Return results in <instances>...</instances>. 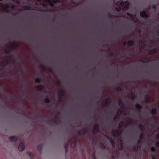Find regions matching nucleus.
Masks as SVG:
<instances>
[{
	"label": "nucleus",
	"mask_w": 159,
	"mask_h": 159,
	"mask_svg": "<svg viewBox=\"0 0 159 159\" xmlns=\"http://www.w3.org/2000/svg\"><path fill=\"white\" fill-rule=\"evenodd\" d=\"M5 53H9L10 52V51L9 49H6L5 50Z\"/></svg>",
	"instance_id": "nucleus-43"
},
{
	"label": "nucleus",
	"mask_w": 159,
	"mask_h": 159,
	"mask_svg": "<svg viewBox=\"0 0 159 159\" xmlns=\"http://www.w3.org/2000/svg\"><path fill=\"white\" fill-rule=\"evenodd\" d=\"M51 0H44L45 2H49Z\"/></svg>",
	"instance_id": "nucleus-54"
},
{
	"label": "nucleus",
	"mask_w": 159,
	"mask_h": 159,
	"mask_svg": "<svg viewBox=\"0 0 159 159\" xmlns=\"http://www.w3.org/2000/svg\"><path fill=\"white\" fill-rule=\"evenodd\" d=\"M139 147L138 146H137L134 148H133L132 149V150L134 152H136L138 151Z\"/></svg>",
	"instance_id": "nucleus-25"
},
{
	"label": "nucleus",
	"mask_w": 159,
	"mask_h": 159,
	"mask_svg": "<svg viewBox=\"0 0 159 159\" xmlns=\"http://www.w3.org/2000/svg\"><path fill=\"white\" fill-rule=\"evenodd\" d=\"M152 159H156V157L154 156H152Z\"/></svg>",
	"instance_id": "nucleus-55"
},
{
	"label": "nucleus",
	"mask_w": 159,
	"mask_h": 159,
	"mask_svg": "<svg viewBox=\"0 0 159 159\" xmlns=\"http://www.w3.org/2000/svg\"><path fill=\"white\" fill-rule=\"evenodd\" d=\"M134 44V42L132 41H128L127 42V44L129 46H133Z\"/></svg>",
	"instance_id": "nucleus-20"
},
{
	"label": "nucleus",
	"mask_w": 159,
	"mask_h": 159,
	"mask_svg": "<svg viewBox=\"0 0 159 159\" xmlns=\"http://www.w3.org/2000/svg\"><path fill=\"white\" fill-rule=\"evenodd\" d=\"M59 93L60 94V95L63 96L64 94V91L62 89H61L59 91Z\"/></svg>",
	"instance_id": "nucleus-32"
},
{
	"label": "nucleus",
	"mask_w": 159,
	"mask_h": 159,
	"mask_svg": "<svg viewBox=\"0 0 159 159\" xmlns=\"http://www.w3.org/2000/svg\"><path fill=\"white\" fill-rule=\"evenodd\" d=\"M48 71L50 72H52V70L51 68L48 69Z\"/></svg>",
	"instance_id": "nucleus-53"
},
{
	"label": "nucleus",
	"mask_w": 159,
	"mask_h": 159,
	"mask_svg": "<svg viewBox=\"0 0 159 159\" xmlns=\"http://www.w3.org/2000/svg\"><path fill=\"white\" fill-rule=\"evenodd\" d=\"M138 31L139 32H141V30L140 29H139V30H138Z\"/></svg>",
	"instance_id": "nucleus-58"
},
{
	"label": "nucleus",
	"mask_w": 159,
	"mask_h": 159,
	"mask_svg": "<svg viewBox=\"0 0 159 159\" xmlns=\"http://www.w3.org/2000/svg\"><path fill=\"white\" fill-rule=\"evenodd\" d=\"M69 141L67 140L66 142L64 144V148L65 150V152L66 153L68 152V147L69 144Z\"/></svg>",
	"instance_id": "nucleus-8"
},
{
	"label": "nucleus",
	"mask_w": 159,
	"mask_h": 159,
	"mask_svg": "<svg viewBox=\"0 0 159 159\" xmlns=\"http://www.w3.org/2000/svg\"><path fill=\"white\" fill-rule=\"evenodd\" d=\"M42 67H43L42 66V65H41V66H40V67L41 68H42Z\"/></svg>",
	"instance_id": "nucleus-62"
},
{
	"label": "nucleus",
	"mask_w": 159,
	"mask_h": 159,
	"mask_svg": "<svg viewBox=\"0 0 159 159\" xmlns=\"http://www.w3.org/2000/svg\"><path fill=\"white\" fill-rule=\"evenodd\" d=\"M111 100V98H109L107 99H106V103L105 104L106 106H108L109 105L110 103V102H109Z\"/></svg>",
	"instance_id": "nucleus-24"
},
{
	"label": "nucleus",
	"mask_w": 159,
	"mask_h": 159,
	"mask_svg": "<svg viewBox=\"0 0 159 159\" xmlns=\"http://www.w3.org/2000/svg\"><path fill=\"white\" fill-rule=\"evenodd\" d=\"M99 146L102 149H105L106 148V147L104 144L103 143H101L99 144Z\"/></svg>",
	"instance_id": "nucleus-23"
},
{
	"label": "nucleus",
	"mask_w": 159,
	"mask_h": 159,
	"mask_svg": "<svg viewBox=\"0 0 159 159\" xmlns=\"http://www.w3.org/2000/svg\"><path fill=\"white\" fill-rule=\"evenodd\" d=\"M141 141H140V140H139L137 142V146H139V147L140 145L141 144Z\"/></svg>",
	"instance_id": "nucleus-41"
},
{
	"label": "nucleus",
	"mask_w": 159,
	"mask_h": 159,
	"mask_svg": "<svg viewBox=\"0 0 159 159\" xmlns=\"http://www.w3.org/2000/svg\"><path fill=\"white\" fill-rule=\"evenodd\" d=\"M87 129H84L81 130H79L78 134L80 136H83L85 135L88 133Z\"/></svg>",
	"instance_id": "nucleus-3"
},
{
	"label": "nucleus",
	"mask_w": 159,
	"mask_h": 159,
	"mask_svg": "<svg viewBox=\"0 0 159 159\" xmlns=\"http://www.w3.org/2000/svg\"><path fill=\"white\" fill-rule=\"evenodd\" d=\"M25 148V146L24 143L20 142L18 146V149L20 151H23Z\"/></svg>",
	"instance_id": "nucleus-5"
},
{
	"label": "nucleus",
	"mask_w": 159,
	"mask_h": 159,
	"mask_svg": "<svg viewBox=\"0 0 159 159\" xmlns=\"http://www.w3.org/2000/svg\"><path fill=\"white\" fill-rule=\"evenodd\" d=\"M21 81L22 83H23L24 82V80H21Z\"/></svg>",
	"instance_id": "nucleus-60"
},
{
	"label": "nucleus",
	"mask_w": 159,
	"mask_h": 159,
	"mask_svg": "<svg viewBox=\"0 0 159 159\" xmlns=\"http://www.w3.org/2000/svg\"><path fill=\"white\" fill-rule=\"evenodd\" d=\"M156 146L157 147H159V142H157L155 144Z\"/></svg>",
	"instance_id": "nucleus-49"
},
{
	"label": "nucleus",
	"mask_w": 159,
	"mask_h": 159,
	"mask_svg": "<svg viewBox=\"0 0 159 159\" xmlns=\"http://www.w3.org/2000/svg\"><path fill=\"white\" fill-rule=\"evenodd\" d=\"M152 7L153 9H156L157 8V7L156 5L155 4H154L153 5Z\"/></svg>",
	"instance_id": "nucleus-44"
},
{
	"label": "nucleus",
	"mask_w": 159,
	"mask_h": 159,
	"mask_svg": "<svg viewBox=\"0 0 159 159\" xmlns=\"http://www.w3.org/2000/svg\"><path fill=\"white\" fill-rule=\"evenodd\" d=\"M42 147L43 145L41 144H38L37 146V150L39 151L40 153H41Z\"/></svg>",
	"instance_id": "nucleus-10"
},
{
	"label": "nucleus",
	"mask_w": 159,
	"mask_h": 159,
	"mask_svg": "<svg viewBox=\"0 0 159 159\" xmlns=\"http://www.w3.org/2000/svg\"><path fill=\"white\" fill-rule=\"evenodd\" d=\"M139 127L140 129L142 130L144 129V126L142 124H140Z\"/></svg>",
	"instance_id": "nucleus-37"
},
{
	"label": "nucleus",
	"mask_w": 159,
	"mask_h": 159,
	"mask_svg": "<svg viewBox=\"0 0 159 159\" xmlns=\"http://www.w3.org/2000/svg\"><path fill=\"white\" fill-rule=\"evenodd\" d=\"M52 2H59V1L58 0H52Z\"/></svg>",
	"instance_id": "nucleus-51"
},
{
	"label": "nucleus",
	"mask_w": 159,
	"mask_h": 159,
	"mask_svg": "<svg viewBox=\"0 0 159 159\" xmlns=\"http://www.w3.org/2000/svg\"><path fill=\"white\" fill-rule=\"evenodd\" d=\"M49 121H54L55 122H56L57 121V120H55V119L51 120H49Z\"/></svg>",
	"instance_id": "nucleus-50"
},
{
	"label": "nucleus",
	"mask_w": 159,
	"mask_h": 159,
	"mask_svg": "<svg viewBox=\"0 0 159 159\" xmlns=\"http://www.w3.org/2000/svg\"><path fill=\"white\" fill-rule=\"evenodd\" d=\"M157 112V110L156 108H153L151 111V113L153 115H156Z\"/></svg>",
	"instance_id": "nucleus-16"
},
{
	"label": "nucleus",
	"mask_w": 159,
	"mask_h": 159,
	"mask_svg": "<svg viewBox=\"0 0 159 159\" xmlns=\"http://www.w3.org/2000/svg\"><path fill=\"white\" fill-rule=\"evenodd\" d=\"M140 16L143 18V17H148L149 15H148L145 11L143 10L140 12Z\"/></svg>",
	"instance_id": "nucleus-6"
},
{
	"label": "nucleus",
	"mask_w": 159,
	"mask_h": 159,
	"mask_svg": "<svg viewBox=\"0 0 159 159\" xmlns=\"http://www.w3.org/2000/svg\"><path fill=\"white\" fill-rule=\"evenodd\" d=\"M61 96H62L59 95H58V98H59L58 102H61L62 101Z\"/></svg>",
	"instance_id": "nucleus-40"
},
{
	"label": "nucleus",
	"mask_w": 159,
	"mask_h": 159,
	"mask_svg": "<svg viewBox=\"0 0 159 159\" xmlns=\"http://www.w3.org/2000/svg\"><path fill=\"white\" fill-rule=\"evenodd\" d=\"M130 123L129 122H127L125 123V124H126V125H128V124H130Z\"/></svg>",
	"instance_id": "nucleus-56"
},
{
	"label": "nucleus",
	"mask_w": 159,
	"mask_h": 159,
	"mask_svg": "<svg viewBox=\"0 0 159 159\" xmlns=\"http://www.w3.org/2000/svg\"><path fill=\"white\" fill-rule=\"evenodd\" d=\"M124 124V122L123 120H122L121 121L119 124V126L120 127V128H121L123 126V125Z\"/></svg>",
	"instance_id": "nucleus-30"
},
{
	"label": "nucleus",
	"mask_w": 159,
	"mask_h": 159,
	"mask_svg": "<svg viewBox=\"0 0 159 159\" xmlns=\"http://www.w3.org/2000/svg\"><path fill=\"white\" fill-rule=\"evenodd\" d=\"M57 84L59 86H61V82L60 81V80H57Z\"/></svg>",
	"instance_id": "nucleus-42"
},
{
	"label": "nucleus",
	"mask_w": 159,
	"mask_h": 159,
	"mask_svg": "<svg viewBox=\"0 0 159 159\" xmlns=\"http://www.w3.org/2000/svg\"><path fill=\"white\" fill-rule=\"evenodd\" d=\"M110 143H111L112 146L113 147H114L115 146V143H114V141L113 140H112V139H110Z\"/></svg>",
	"instance_id": "nucleus-28"
},
{
	"label": "nucleus",
	"mask_w": 159,
	"mask_h": 159,
	"mask_svg": "<svg viewBox=\"0 0 159 159\" xmlns=\"http://www.w3.org/2000/svg\"><path fill=\"white\" fill-rule=\"evenodd\" d=\"M2 3H1V2H0V5H1V4H2Z\"/></svg>",
	"instance_id": "nucleus-64"
},
{
	"label": "nucleus",
	"mask_w": 159,
	"mask_h": 159,
	"mask_svg": "<svg viewBox=\"0 0 159 159\" xmlns=\"http://www.w3.org/2000/svg\"><path fill=\"white\" fill-rule=\"evenodd\" d=\"M118 147H119V150L120 151H122L123 149L122 144V143H121L120 144V145L118 146Z\"/></svg>",
	"instance_id": "nucleus-27"
},
{
	"label": "nucleus",
	"mask_w": 159,
	"mask_h": 159,
	"mask_svg": "<svg viewBox=\"0 0 159 159\" xmlns=\"http://www.w3.org/2000/svg\"><path fill=\"white\" fill-rule=\"evenodd\" d=\"M129 95L131 97V99L134 100L135 98V96L133 94H130Z\"/></svg>",
	"instance_id": "nucleus-33"
},
{
	"label": "nucleus",
	"mask_w": 159,
	"mask_h": 159,
	"mask_svg": "<svg viewBox=\"0 0 159 159\" xmlns=\"http://www.w3.org/2000/svg\"><path fill=\"white\" fill-rule=\"evenodd\" d=\"M157 51V49L156 48H154L152 49L149 50V52L150 54H153L155 53Z\"/></svg>",
	"instance_id": "nucleus-12"
},
{
	"label": "nucleus",
	"mask_w": 159,
	"mask_h": 159,
	"mask_svg": "<svg viewBox=\"0 0 159 159\" xmlns=\"http://www.w3.org/2000/svg\"><path fill=\"white\" fill-rule=\"evenodd\" d=\"M8 61H2L0 62V66L4 67L7 64Z\"/></svg>",
	"instance_id": "nucleus-9"
},
{
	"label": "nucleus",
	"mask_w": 159,
	"mask_h": 159,
	"mask_svg": "<svg viewBox=\"0 0 159 159\" xmlns=\"http://www.w3.org/2000/svg\"><path fill=\"white\" fill-rule=\"evenodd\" d=\"M145 101L147 103H149V97L148 95H146L145 96Z\"/></svg>",
	"instance_id": "nucleus-19"
},
{
	"label": "nucleus",
	"mask_w": 159,
	"mask_h": 159,
	"mask_svg": "<svg viewBox=\"0 0 159 159\" xmlns=\"http://www.w3.org/2000/svg\"><path fill=\"white\" fill-rule=\"evenodd\" d=\"M151 149L152 152H154L156 150V148L153 147H152L151 148Z\"/></svg>",
	"instance_id": "nucleus-38"
},
{
	"label": "nucleus",
	"mask_w": 159,
	"mask_h": 159,
	"mask_svg": "<svg viewBox=\"0 0 159 159\" xmlns=\"http://www.w3.org/2000/svg\"><path fill=\"white\" fill-rule=\"evenodd\" d=\"M60 114H61V113L60 112H58L57 113V115H60Z\"/></svg>",
	"instance_id": "nucleus-57"
},
{
	"label": "nucleus",
	"mask_w": 159,
	"mask_h": 159,
	"mask_svg": "<svg viewBox=\"0 0 159 159\" xmlns=\"http://www.w3.org/2000/svg\"><path fill=\"white\" fill-rule=\"evenodd\" d=\"M110 56H111V57H112V56H113V53H111V54H110Z\"/></svg>",
	"instance_id": "nucleus-59"
},
{
	"label": "nucleus",
	"mask_w": 159,
	"mask_h": 159,
	"mask_svg": "<svg viewBox=\"0 0 159 159\" xmlns=\"http://www.w3.org/2000/svg\"><path fill=\"white\" fill-rule=\"evenodd\" d=\"M116 11H120L121 10V8L120 7H116Z\"/></svg>",
	"instance_id": "nucleus-39"
},
{
	"label": "nucleus",
	"mask_w": 159,
	"mask_h": 159,
	"mask_svg": "<svg viewBox=\"0 0 159 159\" xmlns=\"http://www.w3.org/2000/svg\"><path fill=\"white\" fill-rule=\"evenodd\" d=\"M135 107L138 110H141L142 109V106L139 104L137 103L135 105Z\"/></svg>",
	"instance_id": "nucleus-18"
},
{
	"label": "nucleus",
	"mask_w": 159,
	"mask_h": 159,
	"mask_svg": "<svg viewBox=\"0 0 159 159\" xmlns=\"http://www.w3.org/2000/svg\"><path fill=\"white\" fill-rule=\"evenodd\" d=\"M77 141V137L76 136L73 137L71 139V143L70 144V147L71 148H73L76 146Z\"/></svg>",
	"instance_id": "nucleus-1"
},
{
	"label": "nucleus",
	"mask_w": 159,
	"mask_h": 159,
	"mask_svg": "<svg viewBox=\"0 0 159 159\" xmlns=\"http://www.w3.org/2000/svg\"><path fill=\"white\" fill-rule=\"evenodd\" d=\"M42 6L43 7H46L48 6V5L47 4L44 3L42 4Z\"/></svg>",
	"instance_id": "nucleus-45"
},
{
	"label": "nucleus",
	"mask_w": 159,
	"mask_h": 159,
	"mask_svg": "<svg viewBox=\"0 0 159 159\" xmlns=\"http://www.w3.org/2000/svg\"><path fill=\"white\" fill-rule=\"evenodd\" d=\"M126 15L128 16H129L131 18V19H134L133 17H134V15H133L132 14H131L129 12H127L126 13Z\"/></svg>",
	"instance_id": "nucleus-22"
},
{
	"label": "nucleus",
	"mask_w": 159,
	"mask_h": 159,
	"mask_svg": "<svg viewBox=\"0 0 159 159\" xmlns=\"http://www.w3.org/2000/svg\"><path fill=\"white\" fill-rule=\"evenodd\" d=\"M151 127H154V126L152 125H151Z\"/></svg>",
	"instance_id": "nucleus-63"
},
{
	"label": "nucleus",
	"mask_w": 159,
	"mask_h": 159,
	"mask_svg": "<svg viewBox=\"0 0 159 159\" xmlns=\"http://www.w3.org/2000/svg\"><path fill=\"white\" fill-rule=\"evenodd\" d=\"M44 101L46 103H49L50 102V99L46 97L44 100Z\"/></svg>",
	"instance_id": "nucleus-31"
},
{
	"label": "nucleus",
	"mask_w": 159,
	"mask_h": 159,
	"mask_svg": "<svg viewBox=\"0 0 159 159\" xmlns=\"http://www.w3.org/2000/svg\"><path fill=\"white\" fill-rule=\"evenodd\" d=\"M123 44L125 46L126 45V43L125 42Z\"/></svg>",
	"instance_id": "nucleus-61"
},
{
	"label": "nucleus",
	"mask_w": 159,
	"mask_h": 159,
	"mask_svg": "<svg viewBox=\"0 0 159 159\" xmlns=\"http://www.w3.org/2000/svg\"><path fill=\"white\" fill-rule=\"evenodd\" d=\"M41 79L39 78H37L35 80V82L37 83H39L41 82Z\"/></svg>",
	"instance_id": "nucleus-29"
},
{
	"label": "nucleus",
	"mask_w": 159,
	"mask_h": 159,
	"mask_svg": "<svg viewBox=\"0 0 159 159\" xmlns=\"http://www.w3.org/2000/svg\"><path fill=\"white\" fill-rule=\"evenodd\" d=\"M9 8H10V5H9L7 4H5V8H6L5 9V11L7 12H8V11L7 9H8Z\"/></svg>",
	"instance_id": "nucleus-21"
},
{
	"label": "nucleus",
	"mask_w": 159,
	"mask_h": 159,
	"mask_svg": "<svg viewBox=\"0 0 159 159\" xmlns=\"http://www.w3.org/2000/svg\"><path fill=\"white\" fill-rule=\"evenodd\" d=\"M140 61L143 63H148L149 62V60L145 57H144L142 59H141L140 60Z\"/></svg>",
	"instance_id": "nucleus-15"
},
{
	"label": "nucleus",
	"mask_w": 159,
	"mask_h": 159,
	"mask_svg": "<svg viewBox=\"0 0 159 159\" xmlns=\"http://www.w3.org/2000/svg\"><path fill=\"white\" fill-rule=\"evenodd\" d=\"M115 90L116 91H122V89L120 87H116L115 88Z\"/></svg>",
	"instance_id": "nucleus-34"
},
{
	"label": "nucleus",
	"mask_w": 159,
	"mask_h": 159,
	"mask_svg": "<svg viewBox=\"0 0 159 159\" xmlns=\"http://www.w3.org/2000/svg\"><path fill=\"white\" fill-rule=\"evenodd\" d=\"M24 9L26 10H30V7L29 6L24 5Z\"/></svg>",
	"instance_id": "nucleus-26"
},
{
	"label": "nucleus",
	"mask_w": 159,
	"mask_h": 159,
	"mask_svg": "<svg viewBox=\"0 0 159 159\" xmlns=\"http://www.w3.org/2000/svg\"><path fill=\"white\" fill-rule=\"evenodd\" d=\"M118 104L120 107H122L124 106V103L121 99H119L118 101Z\"/></svg>",
	"instance_id": "nucleus-17"
},
{
	"label": "nucleus",
	"mask_w": 159,
	"mask_h": 159,
	"mask_svg": "<svg viewBox=\"0 0 159 159\" xmlns=\"http://www.w3.org/2000/svg\"><path fill=\"white\" fill-rule=\"evenodd\" d=\"M156 138L157 139H159V134H157L156 136Z\"/></svg>",
	"instance_id": "nucleus-52"
},
{
	"label": "nucleus",
	"mask_w": 159,
	"mask_h": 159,
	"mask_svg": "<svg viewBox=\"0 0 159 159\" xmlns=\"http://www.w3.org/2000/svg\"><path fill=\"white\" fill-rule=\"evenodd\" d=\"M92 157L93 158V159H96L95 154L94 153H93L92 156Z\"/></svg>",
	"instance_id": "nucleus-47"
},
{
	"label": "nucleus",
	"mask_w": 159,
	"mask_h": 159,
	"mask_svg": "<svg viewBox=\"0 0 159 159\" xmlns=\"http://www.w3.org/2000/svg\"><path fill=\"white\" fill-rule=\"evenodd\" d=\"M38 90L39 91L43 90L44 89V86L43 85H40L37 87Z\"/></svg>",
	"instance_id": "nucleus-14"
},
{
	"label": "nucleus",
	"mask_w": 159,
	"mask_h": 159,
	"mask_svg": "<svg viewBox=\"0 0 159 159\" xmlns=\"http://www.w3.org/2000/svg\"><path fill=\"white\" fill-rule=\"evenodd\" d=\"M27 154L30 157L31 159H33L34 158V155L33 153L30 152H27Z\"/></svg>",
	"instance_id": "nucleus-11"
},
{
	"label": "nucleus",
	"mask_w": 159,
	"mask_h": 159,
	"mask_svg": "<svg viewBox=\"0 0 159 159\" xmlns=\"http://www.w3.org/2000/svg\"><path fill=\"white\" fill-rule=\"evenodd\" d=\"M8 46L11 48H14L17 46V44L15 42L10 43L8 44Z\"/></svg>",
	"instance_id": "nucleus-7"
},
{
	"label": "nucleus",
	"mask_w": 159,
	"mask_h": 159,
	"mask_svg": "<svg viewBox=\"0 0 159 159\" xmlns=\"http://www.w3.org/2000/svg\"><path fill=\"white\" fill-rule=\"evenodd\" d=\"M9 139L11 140V141L13 142H16L17 140L16 137L15 136H12L10 137Z\"/></svg>",
	"instance_id": "nucleus-13"
},
{
	"label": "nucleus",
	"mask_w": 159,
	"mask_h": 159,
	"mask_svg": "<svg viewBox=\"0 0 159 159\" xmlns=\"http://www.w3.org/2000/svg\"><path fill=\"white\" fill-rule=\"evenodd\" d=\"M49 4L51 7H53L54 6V3L53 2H52L51 0L49 2Z\"/></svg>",
	"instance_id": "nucleus-36"
},
{
	"label": "nucleus",
	"mask_w": 159,
	"mask_h": 159,
	"mask_svg": "<svg viewBox=\"0 0 159 159\" xmlns=\"http://www.w3.org/2000/svg\"><path fill=\"white\" fill-rule=\"evenodd\" d=\"M113 152L116 154V155L117 156H118L119 152H117V151H114Z\"/></svg>",
	"instance_id": "nucleus-48"
},
{
	"label": "nucleus",
	"mask_w": 159,
	"mask_h": 159,
	"mask_svg": "<svg viewBox=\"0 0 159 159\" xmlns=\"http://www.w3.org/2000/svg\"><path fill=\"white\" fill-rule=\"evenodd\" d=\"M94 129L92 131L93 134H96L99 131V125L98 124H95L94 125Z\"/></svg>",
	"instance_id": "nucleus-4"
},
{
	"label": "nucleus",
	"mask_w": 159,
	"mask_h": 159,
	"mask_svg": "<svg viewBox=\"0 0 159 159\" xmlns=\"http://www.w3.org/2000/svg\"><path fill=\"white\" fill-rule=\"evenodd\" d=\"M15 7V6L14 5H12L10 6V8L12 9H14Z\"/></svg>",
	"instance_id": "nucleus-46"
},
{
	"label": "nucleus",
	"mask_w": 159,
	"mask_h": 159,
	"mask_svg": "<svg viewBox=\"0 0 159 159\" xmlns=\"http://www.w3.org/2000/svg\"><path fill=\"white\" fill-rule=\"evenodd\" d=\"M144 137L143 134H141L140 136L139 140L142 141Z\"/></svg>",
	"instance_id": "nucleus-35"
},
{
	"label": "nucleus",
	"mask_w": 159,
	"mask_h": 159,
	"mask_svg": "<svg viewBox=\"0 0 159 159\" xmlns=\"http://www.w3.org/2000/svg\"><path fill=\"white\" fill-rule=\"evenodd\" d=\"M122 131L119 129L118 130H113L112 131V135L115 137H119L121 134Z\"/></svg>",
	"instance_id": "nucleus-2"
}]
</instances>
